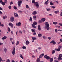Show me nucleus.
<instances>
[{"mask_svg":"<svg viewBox=\"0 0 62 62\" xmlns=\"http://www.w3.org/2000/svg\"><path fill=\"white\" fill-rule=\"evenodd\" d=\"M14 17H11L10 18V20L11 22H14Z\"/></svg>","mask_w":62,"mask_h":62,"instance_id":"nucleus-5","label":"nucleus"},{"mask_svg":"<svg viewBox=\"0 0 62 62\" xmlns=\"http://www.w3.org/2000/svg\"><path fill=\"white\" fill-rule=\"evenodd\" d=\"M50 43H53L54 45H55V44H56V42H55L54 40H53Z\"/></svg>","mask_w":62,"mask_h":62,"instance_id":"nucleus-7","label":"nucleus"},{"mask_svg":"<svg viewBox=\"0 0 62 62\" xmlns=\"http://www.w3.org/2000/svg\"><path fill=\"white\" fill-rule=\"evenodd\" d=\"M49 3V1H46L45 2V4L46 5H48V3Z\"/></svg>","mask_w":62,"mask_h":62,"instance_id":"nucleus-16","label":"nucleus"},{"mask_svg":"<svg viewBox=\"0 0 62 62\" xmlns=\"http://www.w3.org/2000/svg\"><path fill=\"white\" fill-rule=\"evenodd\" d=\"M58 48H60V49H61L62 48V46H60L58 47Z\"/></svg>","mask_w":62,"mask_h":62,"instance_id":"nucleus-49","label":"nucleus"},{"mask_svg":"<svg viewBox=\"0 0 62 62\" xmlns=\"http://www.w3.org/2000/svg\"><path fill=\"white\" fill-rule=\"evenodd\" d=\"M30 43V42L28 40L26 42L25 44L26 45H28V44H29Z\"/></svg>","mask_w":62,"mask_h":62,"instance_id":"nucleus-13","label":"nucleus"},{"mask_svg":"<svg viewBox=\"0 0 62 62\" xmlns=\"http://www.w3.org/2000/svg\"><path fill=\"white\" fill-rule=\"evenodd\" d=\"M60 15L61 16H62V13H61Z\"/></svg>","mask_w":62,"mask_h":62,"instance_id":"nucleus-64","label":"nucleus"},{"mask_svg":"<svg viewBox=\"0 0 62 62\" xmlns=\"http://www.w3.org/2000/svg\"><path fill=\"white\" fill-rule=\"evenodd\" d=\"M18 12H20V13H22V11H21L20 10L18 11Z\"/></svg>","mask_w":62,"mask_h":62,"instance_id":"nucleus-56","label":"nucleus"},{"mask_svg":"<svg viewBox=\"0 0 62 62\" xmlns=\"http://www.w3.org/2000/svg\"><path fill=\"white\" fill-rule=\"evenodd\" d=\"M7 18V16H3V19H6V18Z\"/></svg>","mask_w":62,"mask_h":62,"instance_id":"nucleus-44","label":"nucleus"},{"mask_svg":"<svg viewBox=\"0 0 62 62\" xmlns=\"http://www.w3.org/2000/svg\"><path fill=\"white\" fill-rule=\"evenodd\" d=\"M3 2L2 0H0V4H2Z\"/></svg>","mask_w":62,"mask_h":62,"instance_id":"nucleus-47","label":"nucleus"},{"mask_svg":"<svg viewBox=\"0 0 62 62\" xmlns=\"http://www.w3.org/2000/svg\"><path fill=\"white\" fill-rule=\"evenodd\" d=\"M40 59L39 58H38L37 59V62H39L40 61Z\"/></svg>","mask_w":62,"mask_h":62,"instance_id":"nucleus-22","label":"nucleus"},{"mask_svg":"<svg viewBox=\"0 0 62 62\" xmlns=\"http://www.w3.org/2000/svg\"><path fill=\"white\" fill-rule=\"evenodd\" d=\"M51 8H55V7L53 6H51Z\"/></svg>","mask_w":62,"mask_h":62,"instance_id":"nucleus-51","label":"nucleus"},{"mask_svg":"<svg viewBox=\"0 0 62 62\" xmlns=\"http://www.w3.org/2000/svg\"><path fill=\"white\" fill-rule=\"evenodd\" d=\"M47 38L49 40H50L51 39V37H48Z\"/></svg>","mask_w":62,"mask_h":62,"instance_id":"nucleus-54","label":"nucleus"},{"mask_svg":"<svg viewBox=\"0 0 62 62\" xmlns=\"http://www.w3.org/2000/svg\"><path fill=\"white\" fill-rule=\"evenodd\" d=\"M43 56H44V54L43 53L42 54H41L39 56V57L40 58H42Z\"/></svg>","mask_w":62,"mask_h":62,"instance_id":"nucleus-14","label":"nucleus"},{"mask_svg":"<svg viewBox=\"0 0 62 62\" xmlns=\"http://www.w3.org/2000/svg\"><path fill=\"white\" fill-rule=\"evenodd\" d=\"M55 50L56 51H58V52H59L60 51V48H58V49H55Z\"/></svg>","mask_w":62,"mask_h":62,"instance_id":"nucleus-11","label":"nucleus"},{"mask_svg":"<svg viewBox=\"0 0 62 62\" xmlns=\"http://www.w3.org/2000/svg\"><path fill=\"white\" fill-rule=\"evenodd\" d=\"M62 56V54H60V55H59V57H61Z\"/></svg>","mask_w":62,"mask_h":62,"instance_id":"nucleus-46","label":"nucleus"},{"mask_svg":"<svg viewBox=\"0 0 62 62\" xmlns=\"http://www.w3.org/2000/svg\"><path fill=\"white\" fill-rule=\"evenodd\" d=\"M59 25H60L61 26H62V23H59Z\"/></svg>","mask_w":62,"mask_h":62,"instance_id":"nucleus-57","label":"nucleus"},{"mask_svg":"<svg viewBox=\"0 0 62 62\" xmlns=\"http://www.w3.org/2000/svg\"><path fill=\"white\" fill-rule=\"evenodd\" d=\"M2 58H1V57H0V62H1V61H2Z\"/></svg>","mask_w":62,"mask_h":62,"instance_id":"nucleus-55","label":"nucleus"},{"mask_svg":"<svg viewBox=\"0 0 62 62\" xmlns=\"http://www.w3.org/2000/svg\"><path fill=\"white\" fill-rule=\"evenodd\" d=\"M8 32H10V29L9 27L8 28Z\"/></svg>","mask_w":62,"mask_h":62,"instance_id":"nucleus-33","label":"nucleus"},{"mask_svg":"<svg viewBox=\"0 0 62 62\" xmlns=\"http://www.w3.org/2000/svg\"><path fill=\"white\" fill-rule=\"evenodd\" d=\"M35 25H34L33 24H32V27H33L34 28H36V26H35Z\"/></svg>","mask_w":62,"mask_h":62,"instance_id":"nucleus-23","label":"nucleus"},{"mask_svg":"<svg viewBox=\"0 0 62 62\" xmlns=\"http://www.w3.org/2000/svg\"><path fill=\"white\" fill-rule=\"evenodd\" d=\"M22 3V1L21 0L18 1V6L19 7H20L21 6V3Z\"/></svg>","mask_w":62,"mask_h":62,"instance_id":"nucleus-3","label":"nucleus"},{"mask_svg":"<svg viewBox=\"0 0 62 62\" xmlns=\"http://www.w3.org/2000/svg\"><path fill=\"white\" fill-rule=\"evenodd\" d=\"M45 25H46V29L47 30H49V24L48 22H46L45 23Z\"/></svg>","mask_w":62,"mask_h":62,"instance_id":"nucleus-2","label":"nucleus"},{"mask_svg":"<svg viewBox=\"0 0 62 62\" xmlns=\"http://www.w3.org/2000/svg\"><path fill=\"white\" fill-rule=\"evenodd\" d=\"M37 11H33L32 13V15H36V14H37Z\"/></svg>","mask_w":62,"mask_h":62,"instance_id":"nucleus-9","label":"nucleus"},{"mask_svg":"<svg viewBox=\"0 0 62 62\" xmlns=\"http://www.w3.org/2000/svg\"><path fill=\"white\" fill-rule=\"evenodd\" d=\"M14 9H17V7H16V6H14Z\"/></svg>","mask_w":62,"mask_h":62,"instance_id":"nucleus-41","label":"nucleus"},{"mask_svg":"<svg viewBox=\"0 0 62 62\" xmlns=\"http://www.w3.org/2000/svg\"><path fill=\"white\" fill-rule=\"evenodd\" d=\"M32 2L33 4H34V5L36 6L37 8H39V3L37 2H35V0H32Z\"/></svg>","mask_w":62,"mask_h":62,"instance_id":"nucleus-1","label":"nucleus"},{"mask_svg":"<svg viewBox=\"0 0 62 62\" xmlns=\"http://www.w3.org/2000/svg\"><path fill=\"white\" fill-rule=\"evenodd\" d=\"M22 48L23 49H25L26 48V47L25 46H23V47H22Z\"/></svg>","mask_w":62,"mask_h":62,"instance_id":"nucleus-28","label":"nucleus"},{"mask_svg":"<svg viewBox=\"0 0 62 62\" xmlns=\"http://www.w3.org/2000/svg\"><path fill=\"white\" fill-rule=\"evenodd\" d=\"M46 59H47V60H49V59H50V57L48 56H47Z\"/></svg>","mask_w":62,"mask_h":62,"instance_id":"nucleus-24","label":"nucleus"},{"mask_svg":"<svg viewBox=\"0 0 62 62\" xmlns=\"http://www.w3.org/2000/svg\"><path fill=\"white\" fill-rule=\"evenodd\" d=\"M33 19L34 20H36L37 19V16H33Z\"/></svg>","mask_w":62,"mask_h":62,"instance_id":"nucleus-25","label":"nucleus"},{"mask_svg":"<svg viewBox=\"0 0 62 62\" xmlns=\"http://www.w3.org/2000/svg\"><path fill=\"white\" fill-rule=\"evenodd\" d=\"M5 2L7 3H8V2H7V1H8V0H5Z\"/></svg>","mask_w":62,"mask_h":62,"instance_id":"nucleus-58","label":"nucleus"},{"mask_svg":"<svg viewBox=\"0 0 62 62\" xmlns=\"http://www.w3.org/2000/svg\"><path fill=\"white\" fill-rule=\"evenodd\" d=\"M38 22L39 23H42V22H41V20H39Z\"/></svg>","mask_w":62,"mask_h":62,"instance_id":"nucleus-45","label":"nucleus"},{"mask_svg":"<svg viewBox=\"0 0 62 62\" xmlns=\"http://www.w3.org/2000/svg\"><path fill=\"white\" fill-rule=\"evenodd\" d=\"M60 41L62 42V39H60Z\"/></svg>","mask_w":62,"mask_h":62,"instance_id":"nucleus-63","label":"nucleus"},{"mask_svg":"<svg viewBox=\"0 0 62 62\" xmlns=\"http://www.w3.org/2000/svg\"><path fill=\"white\" fill-rule=\"evenodd\" d=\"M38 49H39V50H40L41 49V47H38Z\"/></svg>","mask_w":62,"mask_h":62,"instance_id":"nucleus-59","label":"nucleus"},{"mask_svg":"<svg viewBox=\"0 0 62 62\" xmlns=\"http://www.w3.org/2000/svg\"><path fill=\"white\" fill-rule=\"evenodd\" d=\"M54 61V59L53 58H50V59L49 61L50 62H52Z\"/></svg>","mask_w":62,"mask_h":62,"instance_id":"nucleus-12","label":"nucleus"},{"mask_svg":"<svg viewBox=\"0 0 62 62\" xmlns=\"http://www.w3.org/2000/svg\"><path fill=\"white\" fill-rule=\"evenodd\" d=\"M38 36L39 38H40V37H41L42 36V34L40 33H39L38 35Z\"/></svg>","mask_w":62,"mask_h":62,"instance_id":"nucleus-17","label":"nucleus"},{"mask_svg":"<svg viewBox=\"0 0 62 62\" xmlns=\"http://www.w3.org/2000/svg\"><path fill=\"white\" fill-rule=\"evenodd\" d=\"M20 57H21V58H22V59H23V57L22 56V54H20Z\"/></svg>","mask_w":62,"mask_h":62,"instance_id":"nucleus-40","label":"nucleus"},{"mask_svg":"<svg viewBox=\"0 0 62 62\" xmlns=\"http://www.w3.org/2000/svg\"><path fill=\"white\" fill-rule=\"evenodd\" d=\"M50 5H54V4L53 3H52V1L50 2Z\"/></svg>","mask_w":62,"mask_h":62,"instance_id":"nucleus-34","label":"nucleus"},{"mask_svg":"<svg viewBox=\"0 0 62 62\" xmlns=\"http://www.w3.org/2000/svg\"><path fill=\"white\" fill-rule=\"evenodd\" d=\"M45 20H46V19L45 18H42L41 19V21H42V22H45Z\"/></svg>","mask_w":62,"mask_h":62,"instance_id":"nucleus-15","label":"nucleus"},{"mask_svg":"<svg viewBox=\"0 0 62 62\" xmlns=\"http://www.w3.org/2000/svg\"><path fill=\"white\" fill-rule=\"evenodd\" d=\"M57 23L56 22H54L53 23L54 24H56Z\"/></svg>","mask_w":62,"mask_h":62,"instance_id":"nucleus-31","label":"nucleus"},{"mask_svg":"<svg viewBox=\"0 0 62 62\" xmlns=\"http://www.w3.org/2000/svg\"><path fill=\"white\" fill-rule=\"evenodd\" d=\"M17 43H16V45H19V41H17Z\"/></svg>","mask_w":62,"mask_h":62,"instance_id":"nucleus-35","label":"nucleus"},{"mask_svg":"<svg viewBox=\"0 0 62 62\" xmlns=\"http://www.w3.org/2000/svg\"><path fill=\"white\" fill-rule=\"evenodd\" d=\"M43 39H45V38H46V37H45V36H44L43 37Z\"/></svg>","mask_w":62,"mask_h":62,"instance_id":"nucleus-62","label":"nucleus"},{"mask_svg":"<svg viewBox=\"0 0 62 62\" xmlns=\"http://www.w3.org/2000/svg\"><path fill=\"white\" fill-rule=\"evenodd\" d=\"M13 4V2L12 1H11L10 3V5H12Z\"/></svg>","mask_w":62,"mask_h":62,"instance_id":"nucleus-38","label":"nucleus"},{"mask_svg":"<svg viewBox=\"0 0 62 62\" xmlns=\"http://www.w3.org/2000/svg\"><path fill=\"white\" fill-rule=\"evenodd\" d=\"M62 59L61 57H59L58 58V60L59 61H60V60H62Z\"/></svg>","mask_w":62,"mask_h":62,"instance_id":"nucleus-18","label":"nucleus"},{"mask_svg":"<svg viewBox=\"0 0 62 62\" xmlns=\"http://www.w3.org/2000/svg\"><path fill=\"white\" fill-rule=\"evenodd\" d=\"M36 38L35 37H32V40H36Z\"/></svg>","mask_w":62,"mask_h":62,"instance_id":"nucleus-27","label":"nucleus"},{"mask_svg":"<svg viewBox=\"0 0 62 62\" xmlns=\"http://www.w3.org/2000/svg\"><path fill=\"white\" fill-rule=\"evenodd\" d=\"M47 11H50V10H51V9L48 8L47 9Z\"/></svg>","mask_w":62,"mask_h":62,"instance_id":"nucleus-53","label":"nucleus"},{"mask_svg":"<svg viewBox=\"0 0 62 62\" xmlns=\"http://www.w3.org/2000/svg\"><path fill=\"white\" fill-rule=\"evenodd\" d=\"M37 22H34L33 23V24L34 25H37Z\"/></svg>","mask_w":62,"mask_h":62,"instance_id":"nucleus-20","label":"nucleus"},{"mask_svg":"<svg viewBox=\"0 0 62 62\" xmlns=\"http://www.w3.org/2000/svg\"><path fill=\"white\" fill-rule=\"evenodd\" d=\"M47 56H47V54H46L44 56V57L45 58H46Z\"/></svg>","mask_w":62,"mask_h":62,"instance_id":"nucleus-42","label":"nucleus"},{"mask_svg":"<svg viewBox=\"0 0 62 62\" xmlns=\"http://www.w3.org/2000/svg\"><path fill=\"white\" fill-rule=\"evenodd\" d=\"M7 38V37L6 36H4L2 38V39L3 40H4V39H6Z\"/></svg>","mask_w":62,"mask_h":62,"instance_id":"nucleus-19","label":"nucleus"},{"mask_svg":"<svg viewBox=\"0 0 62 62\" xmlns=\"http://www.w3.org/2000/svg\"><path fill=\"white\" fill-rule=\"evenodd\" d=\"M55 31L56 33L57 32V29H55Z\"/></svg>","mask_w":62,"mask_h":62,"instance_id":"nucleus-61","label":"nucleus"},{"mask_svg":"<svg viewBox=\"0 0 62 62\" xmlns=\"http://www.w3.org/2000/svg\"><path fill=\"white\" fill-rule=\"evenodd\" d=\"M26 7L27 8H29V6L27 5H26Z\"/></svg>","mask_w":62,"mask_h":62,"instance_id":"nucleus-37","label":"nucleus"},{"mask_svg":"<svg viewBox=\"0 0 62 62\" xmlns=\"http://www.w3.org/2000/svg\"><path fill=\"white\" fill-rule=\"evenodd\" d=\"M3 8H2L1 7H0V10H3Z\"/></svg>","mask_w":62,"mask_h":62,"instance_id":"nucleus-60","label":"nucleus"},{"mask_svg":"<svg viewBox=\"0 0 62 62\" xmlns=\"http://www.w3.org/2000/svg\"><path fill=\"white\" fill-rule=\"evenodd\" d=\"M8 8L9 9H10L11 8V6H8Z\"/></svg>","mask_w":62,"mask_h":62,"instance_id":"nucleus-43","label":"nucleus"},{"mask_svg":"<svg viewBox=\"0 0 62 62\" xmlns=\"http://www.w3.org/2000/svg\"><path fill=\"white\" fill-rule=\"evenodd\" d=\"M14 16L15 17H19L18 15V14L16 13H14Z\"/></svg>","mask_w":62,"mask_h":62,"instance_id":"nucleus-8","label":"nucleus"},{"mask_svg":"<svg viewBox=\"0 0 62 62\" xmlns=\"http://www.w3.org/2000/svg\"><path fill=\"white\" fill-rule=\"evenodd\" d=\"M5 3L7 4L6 3V2H3L1 4L2 5H3V6H5Z\"/></svg>","mask_w":62,"mask_h":62,"instance_id":"nucleus-21","label":"nucleus"},{"mask_svg":"<svg viewBox=\"0 0 62 62\" xmlns=\"http://www.w3.org/2000/svg\"><path fill=\"white\" fill-rule=\"evenodd\" d=\"M18 26H20L21 25V23L20 22H19L18 23Z\"/></svg>","mask_w":62,"mask_h":62,"instance_id":"nucleus-36","label":"nucleus"},{"mask_svg":"<svg viewBox=\"0 0 62 62\" xmlns=\"http://www.w3.org/2000/svg\"><path fill=\"white\" fill-rule=\"evenodd\" d=\"M40 26L39 25L38 26V29L39 31H40L41 30V29L40 28Z\"/></svg>","mask_w":62,"mask_h":62,"instance_id":"nucleus-10","label":"nucleus"},{"mask_svg":"<svg viewBox=\"0 0 62 62\" xmlns=\"http://www.w3.org/2000/svg\"><path fill=\"white\" fill-rule=\"evenodd\" d=\"M10 40L11 41H12V40L13 39V38H10Z\"/></svg>","mask_w":62,"mask_h":62,"instance_id":"nucleus-50","label":"nucleus"},{"mask_svg":"<svg viewBox=\"0 0 62 62\" xmlns=\"http://www.w3.org/2000/svg\"><path fill=\"white\" fill-rule=\"evenodd\" d=\"M58 12H59V11H54V13L55 14H57V13H58Z\"/></svg>","mask_w":62,"mask_h":62,"instance_id":"nucleus-30","label":"nucleus"},{"mask_svg":"<svg viewBox=\"0 0 62 62\" xmlns=\"http://www.w3.org/2000/svg\"><path fill=\"white\" fill-rule=\"evenodd\" d=\"M4 51L5 53H7V49L5 48L4 49Z\"/></svg>","mask_w":62,"mask_h":62,"instance_id":"nucleus-26","label":"nucleus"},{"mask_svg":"<svg viewBox=\"0 0 62 62\" xmlns=\"http://www.w3.org/2000/svg\"><path fill=\"white\" fill-rule=\"evenodd\" d=\"M10 61V60L9 59H8V60L6 61V62H9Z\"/></svg>","mask_w":62,"mask_h":62,"instance_id":"nucleus-39","label":"nucleus"},{"mask_svg":"<svg viewBox=\"0 0 62 62\" xmlns=\"http://www.w3.org/2000/svg\"><path fill=\"white\" fill-rule=\"evenodd\" d=\"M15 47L14 48L12 51V54L13 55H15Z\"/></svg>","mask_w":62,"mask_h":62,"instance_id":"nucleus-6","label":"nucleus"},{"mask_svg":"<svg viewBox=\"0 0 62 62\" xmlns=\"http://www.w3.org/2000/svg\"><path fill=\"white\" fill-rule=\"evenodd\" d=\"M55 52V51L54 50H53L52 51V54H54Z\"/></svg>","mask_w":62,"mask_h":62,"instance_id":"nucleus-32","label":"nucleus"},{"mask_svg":"<svg viewBox=\"0 0 62 62\" xmlns=\"http://www.w3.org/2000/svg\"><path fill=\"white\" fill-rule=\"evenodd\" d=\"M33 35L34 36H36V32H34L33 33Z\"/></svg>","mask_w":62,"mask_h":62,"instance_id":"nucleus-52","label":"nucleus"},{"mask_svg":"<svg viewBox=\"0 0 62 62\" xmlns=\"http://www.w3.org/2000/svg\"><path fill=\"white\" fill-rule=\"evenodd\" d=\"M8 25H9V26H10L12 28L13 27V24L12 23H9L8 24Z\"/></svg>","mask_w":62,"mask_h":62,"instance_id":"nucleus-4","label":"nucleus"},{"mask_svg":"<svg viewBox=\"0 0 62 62\" xmlns=\"http://www.w3.org/2000/svg\"><path fill=\"white\" fill-rule=\"evenodd\" d=\"M29 20L30 21H31V22H32V17H30V18Z\"/></svg>","mask_w":62,"mask_h":62,"instance_id":"nucleus-29","label":"nucleus"},{"mask_svg":"<svg viewBox=\"0 0 62 62\" xmlns=\"http://www.w3.org/2000/svg\"><path fill=\"white\" fill-rule=\"evenodd\" d=\"M31 31L32 32H35V31L33 29H31Z\"/></svg>","mask_w":62,"mask_h":62,"instance_id":"nucleus-48","label":"nucleus"}]
</instances>
